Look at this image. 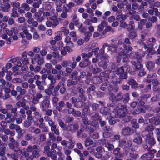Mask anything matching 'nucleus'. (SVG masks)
Masks as SVG:
<instances>
[{"instance_id": "f257e3e1", "label": "nucleus", "mask_w": 160, "mask_h": 160, "mask_svg": "<svg viewBox=\"0 0 160 160\" xmlns=\"http://www.w3.org/2000/svg\"><path fill=\"white\" fill-rule=\"evenodd\" d=\"M126 112V109L124 106L122 105L118 106L113 110L112 115H108V116H107L109 120V124L113 125L115 123L116 121L114 119V118H122V119H123L124 117H125Z\"/></svg>"}, {"instance_id": "f03ea898", "label": "nucleus", "mask_w": 160, "mask_h": 160, "mask_svg": "<svg viewBox=\"0 0 160 160\" xmlns=\"http://www.w3.org/2000/svg\"><path fill=\"white\" fill-rule=\"evenodd\" d=\"M129 57L131 58H137L138 62L134 61L131 62L132 64L135 67L136 70H138L142 68V65L140 63V62L142 61V57L138 55V53L134 51L130 53Z\"/></svg>"}, {"instance_id": "7ed1b4c3", "label": "nucleus", "mask_w": 160, "mask_h": 160, "mask_svg": "<svg viewBox=\"0 0 160 160\" xmlns=\"http://www.w3.org/2000/svg\"><path fill=\"white\" fill-rule=\"evenodd\" d=\"M96 150L97 152L95 153L94 155L96 158L102 160H106L109 158L108 152L105 151L103 147H97Z\"/></svg>"}, {"instance_id": "20e7f679", "label": "nucleus", "mask_w": 160, "mask_h": 160, "mask_svg": "<svg viewBox=\"0 0 160 160\" xmlns=\"http://www.w3.org/2000/svg\"><path fill=\"white\" fill-rule=\"evenodd\" d=\"M125 70L126 72H129L130 71V68L128 65H125L123 67H120L116 72L117 74H120V78L121 79H125L126 78V74L124 71Z\"/></svg>"}, {"instance_id": "39448f33", "label": "nucleus", "mask_w": 160, "mask_h": 160, "mask_svg": "<svg viewBox=\"0 0 160 160\" xmlns=\"http://www.w3.org/2000/svg\"><path fill=\"white\" fill-rule=\"evenodd\" d=\"M57 18L56 16L48 18L47 21L46 22V26L48 27L55 28L59 23V21Z\"/></svg>"}, {"instance_id": "423d86ee", "label": "nucleus", "mask_w": 160, "mask_h": 160, "mask_svg": "<svg viewBox=\"0 0 160 160\" xmlns=\"http://www.w3.org/2000/svg\"><path fill=\"white\" fill-rule=\"evenodd\" d=\"M132 141L131 140H128L127 142L124 140L121 139L119 141V146L120 147H122L125 149H127L126 151H125L126 154L128 152L129 150V147H131L132 145Z\"/></svg>"}, {"instance_id": "0eeeda50", "label": "nucleus", "mask_w": 160, "mask_h": 160, "mask_svg": "<svg viewBox=\"0 0 160 160\" xmlns=\"http://www.w3.org/2000/svg\"><path fill=\"white\" fill-rule=\"evenodd\" d=\"M156 40L154 38H150L148 41H147V44L148 47L143 42H141L139 43V44L142 47H143L144 49L148 48L149 49V51H150L151 49L153 47L154 43L155 42Z\"/></svg>"}, {"instance_id": "6e6552de", "label": "nucleus", "mask_w": 160, "mask_h": 160, "mask_svg": "<svg viewBox=\"0 0 160 160\" xmlns=\"http://www.w3.org/2000/svg\"><path fill=\"white\" fill-rule=\"evenodd\" d=\"M78 128L79 125L77 123L68 124L65 126L64 130L68 131L72 133H74L78 130Z\"/></svg>"}, {"instance_id": "1a4fd4ad", "label": "nucleus", "mask_w": 160, "mask_h": 160, "mask_svg": "<svg viewBox=\"0 0 160 160\" xmlns=\"http://www.w3.org/2000/svg\"><path fill=\"white\" fill-rule=\"evenodd\" d=\"M9 147L10 149H13L17 153H18L19 152H22V150L19 146V143L16 142L13 143L10 142L9 144Z\"/></svg>"}, {"instance_id": "9d476101", "label": "nucleus", "mask_w": 160, "mask_h": 160, "mask_svg": "<svg viewBox=\"0 0 160 160\" xmlns=\"http://www.w3.org/2000/svg\"><path fill=\"white\" fill-rule=\"evenodd\" d=\"M154 130L153 127L152 125H148L145 128V130L143 131L142 135L144 136H152L153 133L152 130Z\"/></svg>"}, {"instance_id": "9b49d317", "label": "nucleus", "mask_w": 160, "mask_h": 160, "mask_svg": "<svg viewBox=\"0 0 160 160\" xmlns=\"http://www.w3.org/2000/svg\"><path fill=\"white\" fill-rule=\"evenodd\" d=\"M108 56L102 55L101 57V60L98 62V65L99 66L102 67L104 69L107 68L106 64L108 62Z\"/></svg>"}, {"instance_id": "f8f14e48", "label": "nucleus", "mask_w": 160, "mask_h": 160, "mask_svg": "<svg viewBox=\"0 0 160 160\" xmlns=\"http://www.w3.org/2000/svg\"><path fill=\"white\" fill-rule=\"evenodd\" d=\"M65 103L64 101H61L59 102L58 103V106L56 107V109L60 112H62L64 113H66L67 111L66 109H62V108L65 107Z\"/></svg>"}, {"instance_id": "ddd939ff", "label": "nucleus", "mask_w": 160, "mask_h": 160, "mask_svg": "<svg viewBox=\"0 0 160 160\" xmlns=\"http://www.w3.org/2000/svg\"><path fill=\"white\" fill-rule=\"evenodd\" d=\"M43 97V95L41 93V92H37L35 96H33L32 98V101L33 103L34 104H37L39 102V99L42 98Z\"/></svg>"}, {"instance_id": "4468645a", "label": "nucleus", "mask_w": 160, "mask_h": 160, "mask_svg": "<svg viewBox=\"0 0 160 160\" xmlns=\"http://www.w3.org/2000/svg\"><path fill=\"white\" fill-rule=\"evenodd\" d=\"M112 130V128L108 126L105 127L104 128L103 132V136L105 138H107L110 136L111 132Z\"/></svg>"}, {"instance_id": "2eb2a0df", "label": "nucleus", "mask_w": 160, "mask_h": 160, "mask_svg": "<svg viewBox=\"0 0 160 160\" xmlns=\"http://www.w3.org/2000/svg\"><path fill=\"white\" fill-rule=\"evenodd\" d=\"M101 142L102 145L107 147L109 151L112 150L114 148V146L113 145L108 143V140L106 139H104L102 140Z\"/></svg>"}, {"instance_id": "dca6fc26", "label": "nucleus", "mask_w": 160, "mask_h": 160, "mask_svg": "<svg viewBox=\"0 0 160 160\" xmlns=\"http://www.w3.org/2000/svg\"><path fill=\"white\" fill-rule=\"evenodd\" d=\"M50 105V101L48 99H45L42 102L41 107L43 110L45 111L49 107Z\"/></svg>"}, {"instance_id": "f3484780", "label": "nucleus", "mask_w": 160, "mask_h": 160, "mask_svg": "<svg viewBox=\"0 0 160 160\" xmlns=\"http://www.w3.org/2000/svg\"><path fill=\"white\" fill-rule=\"evenodd\" d=\"M116 19L117 20H118L120 18L123 20L125 19L126 18V15L122 14V12L121 10H119L116 12Z\"/></svg>"}, {"instance_id": "a211bd4d", "label": "nucleus", "mask_w": 160, "mask_h": 160, "mask_svg": "<svg viewBox=\"0 0 160 160\" xmlns=\"http://www.w3.org/2000/svg\"><path fill=\"white\" fill-rule=\"evenodd\" d=\"M27 53L25 51L22 54V62L23 64L27 65L29 63V61L27 56Z\"/></svg>"}, {"instance_id": "6ab92c4d", "label": "nucleus", "mask_w": 160, "mask_h": 160, "mask_svg": "<svg viewBox=\"0 0 160 160\" xmlns=\"http://www.w3.org/2000/svg\"><path fill=\"white\" fill-rule=\"evenodd\" d=\"M131 128L130 127H127L122 130L121 134L124 136L129 135L131 134Z\"/></svg>"}, {"instance_id": "aec40b11", "label": "nucleus", "mask_w": 160, "mask_h": 160, "mask_svg": "<svg viewBox=\"0 0 160 160\" xmlns=\"http://www.w3.org/2000/svg\"><path fill=\"white\" fill-rule=\"evenodd\" d=\"M146 141L150 146L153 145L155 143L154 138L152 136H150L149 135L146 136Z\"/></svg>"}, {"instance_id": "412c9836", "label": "nucleus", "mask_w": 160, "mask_h": 160, "mask_svg": "<svg viewBox=\"0 0 160 160\" xmlns=\"http://www.w3.org/2000/svg\"><path fill=\"white\" fill-rule=\"evenodd\" d=\"M154 156L150 153L148 152L146 154H143L141 157V158L143 159H146L147 160H151L154 158Z\"/></svg>"}, {"instance_id": "4be33fe9", "label": "nucleus", "mask_w": 160, "mask_h": 160, "mask_svg": "<svg viewBox=\"0 0 160 160\" xmlns=\"http://www.w3.org/2000/svg\"><path fill=\"white\" fill-rule=\"evenodd\" d=\"M41 16V13L39 12H37L34 14V16L37 21L39 22H41L44 19V17Z\"/></svg>"}, {"instance_id": "5701e85b", "label": "nucleus", "mask_w": 160, "mask_h": 160, "mask_svg": "<svg viewBox=\"0 0 160 160\" xmlns=\"http://www.w3.org/2000/svg\"><path fill=\"white\" fill-rule=\"evenodd\" d=\"M149 122L155 125H158L160 124V121L158 118L152 117L149 119Z\"/></svg>"}, {"instance_id": "b1692460", "label": "nucleus", "mask_w": 160, "mask_h": 160, "mask_svg": "<svg viewBox=\"0 0 160 160\" xmlns=\"http://www.w3.org/2000/svg\"><path fill=\"white\" fill-rule=\"evenodd\" d=\"M11 116L12 114L10 112H9L6 115V117L5 118V120L7 122L11 123L14 121V118H11Z\"/></svg>"}, {"instance_id": "393cba45", "label": "nucleus", "mask_w": 160, "mask_h": 160, "mask_svg": "<svg viewBox=\"0 0 160 160\" xmlns=\"http://www.w3.org/2000/svg\"><path fill=\"white\" fill-rule=\"evenodd\" d=\"M64 42L66 43L67 46L73 47L74 44L71 40V38L69 36H67L64 39Z\"/></svg>"}, {"instance_id": "a878e982", "label": "nucleus", "mask_w": 160, "mask_h": 160, "mask_svg": "<svg viewBox=\"0 0 160 160\" xmlns=\"http://www.w3.org/2000/svg\"><path fill=\"white\" fill-rule=\"evenodd\" d=\"M84 61L80 62L79 65L81 68H85L88 66L90 63L87 58H85Z\"/></svg>"}, {"instance_id": "bb28decb", "label": "nucleus", "mask_w": 160, "mask_h": 160, "mask_svg": "<svg viewBox=\"0 0 160 160\" xmlns=\"http://www.w3.org/2000/svg\"><path fill=\"white\" fill-rule=\"evenodd\" d=\"M128 83L131 85L133 88H135L138 87V83L136 81L132 78H130L128 82Z\"/></svg>"}, {"instance_id": "cd10ccee", "label": "nucleus", "mask_w": 160, "mask_h": 160, "mask_svg": "<svg viewBox=\"0 0 160 160\" xmlns=\"http://www.w3.org/2000/svg\"><path fill=\"white\" fill-rule=\"evenodd\" d=\"M109 109L107 107H103L100 110V112L102 114L108 116V115H110L109 113Z\"/></svg>"}, {"instance_id": "c85d7f7f", "label": "nucleus", "mask_w": 160, "mask_h": 160, "mask_svg": "<svg viewBox=\"0 0 160 160\" xmlns=\"http://www.w3.org/2000/svg\"><path fill=\"white\" fill-rule=\"evenodd\" d=\"M17 60L18 58H12L10 60V61L12 62L15 65L19 67H21L22 65L21 62H20L18 61Z\"/></svg>"}, {"instance_id": "c756f323", "label": "nucleus", "mask_w": 160, "mask_h": 160, "mask_svg": "<svg viewBox=\"0 0 160 160\" xmlns=\"http://www.w3.org/2000/svg\"><path fill=\"white\" fill-rule=\"evenodd\" d=\"M10 7L11 6L9 3H6L1 8V10L4 12H8L9 11Z\"/></svg>"}, {"instance_id": "7c9ffc66", "label": "nucleus", "mask_w": 160, "mask_h": 160, "mask_svg": "<svg viewBox=\"0 0 160 160\" xmlns=\"http://www.w3.org/2000/svg\"><path fill=\"white\" fill-rule=\"evenodd\" d=\"M35 57L38 59L37 62L38 63L39 65H42L44 63V60L43 58H41L40 55L38 54H36L35 55Z\"/></svg>"}, {"instance_id": "2f4dec72", "label": "nucleus", "mask_w": 160, "mask_h": 160, "mask_svg": "<svg viewBox=\"0 0 160 160\" xmlns=\"http://www.w3.org/2000/svg\"><path fill=\"white\" fill-rule=\"evenodd\" d=\"M16 90L17 92H19L20 95H23L25 94L26 92V90L22 88L21 86H18L16 87Z\"/></svg>"}, {"instance_id": "473e14b6", "label": "nucleus", "mask_w": 160, "mask_h": 160, "mask_svg": "<svg viewBox=\"0 0 160 160\" xmlns=\"http://www.w3.org/2000/svg\"><path fill=\"white\" fill-rule=\"evenodd\" d=\"M119 55L122 58H123V61L124 62H127L128 60V55L124 52H121L119 53Z\"/></svg>"}, {"instance_id": "72a5a7b5", "label": "nucleus", "mask_w": 160, "mask_h": 160, "mask_svg": "<svg viewBox=\"0 0 160 160\" xmlns=\"http://www.w3.org/2000/svg\"><path fill=\"white\" fill-rule=\"evenodd\" d=\"M109 45L107 43H105L103 46L102 48L99 50V52L100 53L102 54L104 52L105 49L107 52L108 51Z\"/></svg>"}, {"instance_id": "f704fd0d", "label": "nucleus", "mask_w": 160, "mask_h": 160, "mask_svg": "<svg viewBox=\"0 0 160 160\" xmlns=\"http://www.w3.org/2000/svg\"><path fill=\"white\" fill-rule=\"evenodd\" d=\"M146 67L148 70H151L154 68L155 64L152 62L149 61L146 64Z\"/></svg>"}, {"instance_id": "c9c22d12", "label": "nucleus", "mask_w": 160, "mask_h": 160, "mask_svg": "<svg viewBox=\"0 0 160 160\" xmlns=\"http://www.w3.org/2000/svg\"><path fill=\"white\" fill-rule=\"evenodd\" d=\"M93 145L94 147L95 146V144H94L93 142L91 139L88 138H86L85 141V145L86 147L88 146H89Z\"/></svg>"}, {"instance_id": "e433bc0d", "label": "nucleus", "mask_w": 160, "mask_h": 160, "mask_svg": "<svg viewBox=\"0 0 160 160\" xmlns=\"http://www.w3.org/2000/svg\"><path fill=\"white\" fill-rule=\"evenodd\" d=\"M71 18L74 23L75 24H77L79 22V19L77 17V15L75 13H72L71 16Z\"/></svg>"}, {"instance_id": "4c0bfd02", "label": "nucleus", "mask_w": 160, "mask_h": 160, "mask_svg": "<svg viewBox=\"0 0 160 160\" xmlns=\"http://www.w3.org/2000/svg\"><path fill=\"white\" fill-rule=\"evenodd\" d=\"M134 22L133 21H130L129 24L126 26V29L128 31L133 30L135 28V26L133 25Z\"/></svg>"}, {"instance_id": "58836bf2", "label": "nucleus", "mask_w": 160, "mask_h": 160, "mask_svg": "<svg viewBox=\"0 0 160 160\" xmlns=\"http://www.w3.org/2000/svg\"><path fill=\"white\" fill-rule=\"evenodd\" d=\"M30 69L31 71H34L35 72H39L41 69V68L38 66H37L35 68H34V66L31 65L30 66Z\"/></svg>"}, {"instance_id": "ea45409f", "label": "nucleus", "mask_w": 160, "mask_h": 160, "mask_svg": "<svg viewBox=\"0 0 160 160\" xmlns=\"http://www.w3.org/2000/svg\"><path fill=\"white\" fill-rule=\"evenodd\" d=\"M37 148V145H34L33 146L29 145L28 146L26 150L27 152H32L33 149H36Z\"/></svg>"}, {"instance_id": "a19ab883", "label": "nucleus", "mask_w": 160, "mask_h": 160, "mask_svg": "<svg viewBox=\"0 0 160 160\" xmlns=\"http://www.w3.org/2000/svg\"><path fill=\"white\" fill-rule=\"evenodd\" d=\"M133 142L137 144H141L142 142V139L141 137L138 136L133 140Z\"/></svg>"}, {"instance_id": "79ce46f5", "label": "nucleus", "mask_w": 160, "mask_h": 160, "mask_svg": "<svg viewBox=\"0 0 160 160\" xmlns=\"http://www.w3.org/2000/svg\"><path fill=\"white\" fill-rule=\"evenodd\" d=\"M15 128V129L16 132L18 133L19 135L22 136L23 134L22 133L23 130L21 129L20 127L17 124Z\"/></svg>"}, {"instance_id": "37998d69", "label": "nucleus", "mask_w": 160, "mask_h": 160, "mask_svg": "<svg viewBox=\"0 0 160 160\" xmlns=\"http://www.w3.org/2000/svg\"><path fill=\"white\" fill-rule=\"evenodd\" d=\"M124 98V96L122 93L120 92L118 93L117 95L116 96V101H119L122 100Z\"/></svg>"}, {"instance_id": "c03bdc74", "label": "nucleus", "mask_w": 160, "mask_h": 160, "mask_svg": "<svg viewBox=\"0 0 160 160\" xmlns=\"http://www.w3.org/2000/svg\"><path fill=\"white\" fill-rule=\"evenodd\" d=\"M19 15L16 9L13 8L12 10V12L10 14L11 17L14 18H17L18 17Z\"/></svg>"}, {"instance_id": "a18cd8bd", "label": "nucleus", "mask_w": 160, "mask_h": 160, "mask_svg": "<svg viewBox=\"0 0 160 160\" xmlns=\"http://www.w3.org/2000/svg\"><path fill=\"white\" fill-rule=\"evenodd\" d=\"M56 34V35L54 38V39L56 40L57 41H58L62 39V34L61 32L59 31Z\"/></svg>"}, {"instance_id": "49530a36", "label": "nucleus", "mask_w": 160, "mask_h": 160, "mask_svg": "<svg viewBox=\"0 0 160 160\" xmlns=\"http://www.w3.org/2000/svg\"><path fill=\"white\" fill-rule=\"evenodd\" d=\"M21 8L27 11H29L31 8L26 3H22L21 4Z\"/></svg>"}, {"instance_id": "de8ad7c7", "label": "nucleus", "mask_w": 160, "mask_h": 160, "mask_svg": "<svg viewBox=\"0 0 160 160\" xmlns=\"http://www.w3.org/2000/svg\"><path fill=\"white\" fill-rule=\"evenodd\" d=\"M51 130L54 132V133L57 135H59L60 134L59 130L57 128V126H53L51 127Z\"/></svg>"}, {"instance_id": "09e8293b", "label": "nucleus", "mask_w": 160, "mask_h": 160, "mask_svg": "<svg viewBox=\"0 0 160 160\" xmlns=\"http://www.w3.org/2000/svg\"><path fill=\"white\" fill-rule=\"evenodd\" d=\"M39 128L42 129L43 132H47L48 131V128L45 126L44 123H40L39 125Z\"/></svg>"}, {"instance_id": "8fccbe9b", "label": "nucleus", "mask_w": 160, "mask_h": 160, "mask_svg": "<svg viewBox=\"0 0 160 160\" xmlns=\"http://www.w3.org/2000/svg\"><path fill=\"white\" fill-rule=\"evenodd\" d=\"M146 22V20H141L140 22L138 23V28L140 30H142V29L143 25L145 24Z\"/></svg>"}, {"instance_id": "3c124183", "label": "nucleus", "mask_w": 160, "mask_h": 160, "mask_svg": "<svg viewBox=\"0 0 160 160\" xmlns=\"http://www.w3.org/2000/svg\"><path fill=\"white\" fill-rule=\"evenodd\" d=\"M120 148H115L113 151V153L116 155L118 156L119 157L122 156V154L120 152Z\"/></svg>"}, {"instance_id": "603ef678", "label": "nucleus", "mask_w": 160, "mask_h": 160, "mask_svg": "<svg viewBox=\"0 0 160 160\" xmlns=\"http://www.w3.org/2000/svg\"><path fill=\"white\" fill-rule=\"evenodd\" d=\"M123 47L124 48V49L121 52H124L127 53H128L129 51H132V49L130 46H126L125 45V46H124Z\"/></svg>"}, {"instance_id": "864d4df0", "label": "nucleus", "mask_w": 160, "mask_h": 160, "mask_svg": "<svg viewBox=\"0 0 160 160\" xmlns=\"http://www.w3.org/2000/svg\"><path fill=\"white\" fill-rule=\"evenodd\" d=\"M67 86L70 87L71 85L76 84L77 83V81L76 80H71L69 79L68 80Z\"/></svg>"}, {"instance_id": "5fc2aeb1", "label": "nucleus", "mask_w": 160, "mask_h": 160, "mask_svg": "<svg viewBox=\"0 0 160 160\" xmlns=\"http://www.w3.org/2000/svg\"><path fill=\"white\" fill-rule=\"evenodd\" d=\"M118 48L115 44L112 45V46H110L109 45L108 50H109L112 52H115L117 51V48Z\"/></svg>"}, {"instance_id": "6e6d98bb", "label": "nucleus", "mask_w": 160, "mask_h": 160, "mask_svg": "<svg viewBox=\"0 0 160 160\" xmlns=\"http://www.w3.org/2000/svg\"><path fill=\"white\" fill-rule=\"evenodd\" d=\"M64 85V83L62 81H60L58 84L54 88L55 92H58L60 87Z\"/></svg>"}, {"instance_id": "4d7b16f0", "label": "nucleus", "mask_w": 160, "mask_h": 160, "mask_svg": "<svg viewBox=\"0 0 160 160\" xmlns=\"http://www.w3.org/2000/svg\"><path fill=\"white\" fill-rule=\"evenodd\" d=\"M93 54L92 52H89L88 54L86 53H82V58L84 59L85 58H89V57H91Z\"/></svg>"}, {"instance_id": "13d9d810", "label": "nucleus", "mask_w": 160, "mask_h": 160, "mask_svg": "<svg viewBox=\"0 0 160 160\" xmlns=\"http://www.w3.org/2000/svg\"><path fill=\"white\" fill-rule=\"evenodd\" d=\"M123 96H124V98L122 99L123 102L125 103H126L128 102L130 99L129 94L126 93L123 95Z\"/></svg>"}, {"instance_id": "bf43d9fd", "label": "nucleus", "mask_w": 160, "mask_h": 160, "mask_svg": "<svg viewBox=\"0 0 160 160\" xmlns=\"http://www.w3.org/2000/svg\"><path fill=\"white\" fill-rule=\"evenodd\" d=\"M70 63V61L64 60L62 62L61 65L63 67L66 68L68 66H69Z\"/></svg>"}, {"instance_id": "052dcab7", "label": "nucleus", "mask_w": 160, "mask_h": 160, "mask_svg": "<svg viewBox=\"0 0 160 160\" xmlns=\"http://www.w3.org/2000/svg\"><path fill=\"white\" fill-rule=\"evenodd\" d=\"M117 2L118 3L117 6L119 9H121L124 7V4L123 1L121 0H119Z\"/></svg>"}, {"instance_id": "680f3d73", "label": "nucleus", "mask_w": 160, "mask_h": 160, "mask_svg": "<svg viewBox=\"0 0 160 160\" xmlns=\"http://www.w3.org/2000/svg\"><path fill=\"white\" fill-rule=\"evenodd\" d=\"M23 33L26 35V38L28 40H30L32 38L31 35L28 33V31L27 30L23 31Z\"/></svg>"}, {"instance_id": "e2e57ef3", "label": "nucleus", "mask_w": 160, "mask_h": 160, "mask_svg": "<svg viewBox=\"0 0 160 160\" xmlns=\"http://www.w3.org/2000/svg\"><path fill=\"white\" fill-rule=\"evenodd\" d=\"M6 149V147L4 146L0 147V156H3L5 154V150Z\"/></svg>"}, {"instance_id": "0e129e2a", "label": "nucleus", "mask_w": 160, "mask_h": 160, "mask_svg": "<svg viewBox=\"0 0 160 160\" xmlns=\"http://www.w3.org/2000/svg\"><path fill=\"white\" fill-rule=\"evenodd\" d=\"M137 36V34L134 32H130L128 35L129 37L131 39H135Z\"/></svg>"}, {"instance_id": "69168bd1", "label": "nucleus", "mask_w": 160, "mask_h": 160, "mask_svg": "<svg viewBox=\"0 0 160 160\" xmlns=\"http://www.w3.org/2000/svg\"><path fill=\"white\" fill-rule=\"evenodd\" d=\"M32 155L33 156L34 158H38L40 156L39 152L38 150H34L32 152Z\"/></svg>"}, {"instance_id": "338daca9", "label": "nucleus", "mask_w": 160, "mask_h": 160, "mask_svg": "<svg viewBox=\"0 0 160 160\" xmlns=\"http://www.w3.org/2000/svg\"><path fill=\"white\" fill-rule=\"evenodd\" d=\"M32 138L33 137L30 134H26L24 136V139L27 141L32 140Z\"/></svg>"}, {"instance_id": "774afa93", "label": "nucleus", "mask_w": 160, "mask_h": 160, "mask_svg": "<svg viewBox=\"0 0 160 160\" xmlns=\"http://www.w3.org/2000/svg\"><path fill=\"white\" fill-rule=\"evenodd\" d=\"M151 97V95L149 94H143L140 97L141 99L143 101L146 100L148 98Z\"/></svg>"}]
</instances>
